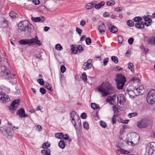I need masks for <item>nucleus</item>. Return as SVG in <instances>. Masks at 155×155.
Here are the masks:
<instances>
[{"mask_svg": "<svg viewBox=\"0 0 155 155\" xmlns=\"http://www.w3.org/2000/svg\"><path fill=\"white\" fill-rule=\"evenodd\" d=\"M17 114L21 118L26 117L28 116L27 114L25 113L24 109L23 108H21L18 110L17 112Z\"/></svg>", "mask_w": 155, "mask_h": 155, "instance_id": "16", "label": "nucleus"}, {"mask_svg": "<svg viewBox=\"0 0 155 155\" xmlns=\"http://www.w3.org/2000/svg\"><path fill=\"white\" fill-rule=\"evenodd\" d=\"M1 75L5 79L12 78V75L10 71L5 66H1Z\"/></svg>", "mask_w": 155, "mask_h": 155, "instance_id": "4", "label": "nucleus"}, {"mask_svg": "<svg viewBox=\"0 0 155 155\" xmlns=\"http://www.w3.org/2000/svg\"><path fill=\"white\" fill-rule=\"evenodd\" d=\"M59 146L60 148L62 149L64 148L65 146V144L63 140H60L58 143Z\"/></svg>", "mask_w": 155, "mask_h": 155, "instance_id": "29", "label": "nucleus"}, {"mask_svg": "<svg viewBox=\"0 0 155 155\" xmlns=\"http://www.w3.org/2000/svg\"><path fill=\"white\" fill-rule=\"evenodd\" d=\"M50 146V144L48 142H46L43 144L42 147L44 149H46L49 147Z\"/></svg>", "mask_w": 155, "mask_h": 155, "instance_id": "43", "label": "nucleus"}, {"mask_svg": "<svg viewBox=\"0 0 155 155\" xmlns=\"http://www.w3.org/2000/svg\"><path fill=\"white\" fill-rule=\"evenodd\" d=\"M85 41L86 44L88 45H90L91 42V39L90 38L88 37L86 38Z\"/></svg>", "mask_w": 155, "mask_h": 155, "instance_id": "51", "label": "nucleus"}, {"mask_svg": "<svg viewBox=\"0 0 155 155\" xmlns=\"http://www.w3.org/2000/svg\"><path fill=\"white\" fill-rule=\"evenodd\" d=\"M28 21L27 20H24L19 23L18 24L19 31H25L26 28L28 26Z\"/></svg>", "mask_w": 155, "mask_h": 155, "instance_id": "9", "label": "nucleus"}, {"mask_svg": "<svg viewBox=\"0 0 155 155\" xmlns=\"http://www.w3.org/2000/svg\"><path fill=\"white\" fill-rule=\"evenodd\" d=\"M148 121L146 120H143L137 123V126L140 128H145L148 125Z\"/></svg>", "mask_w": 155, "mask_h": 155, "instance_id": "12", "label": "nucleus"}, {"mask_svg": "<svg viewBox=\"0 0 155 155\" xmlns=\"http://www.w3.org/2000/svg\"><path fill=\"white\" fill-rule=\"evenodd\" d=\"M36 130L39 131H41L42 130V127L41 126L39 125H37L35 126Z\"/></svg>", "mask_w": 155, "mask_h": 155, "instance_id": "46", "label": "nucleus"}, {"mask_svg": "<svg viewBox=\"0 0 155 155\" xmlns=\"http://www.w3.org/2000/svg\"><path fill=\"white\" fill-rule=\"evenodd\" d=\"M100 124L101 126L104 128L106 127L107 126L106 124L104 122L102 121H100Z\"/></svg>", "mask_w": 155, "mask_h": 155, "instance_id": "50", "label": "nucleus"}, {"mask_svg": "<svg viewBox=\"0 0 155 155\" xmlns=\"http://www.w3.org/2000/svg\"><path fill=\"white\" fill-rule=\"evenodd\" d=\"M55 136L56 138L61 139H63L64 138V134L62 133H55Z\"/></svg>", "mask_w": 155, "mask_h": 155, "instance_id": "24", "label": "nucleus"}, {"mask_svg": "<svg viewBox=\"0 0 155 155\" xmlns=\"http://www.w3.org/2000/svg\"><path fill=\"white\" fill-rule=\"evenodd\" d=\"M9 15L11 18H16L18 16L17 13L13 11H11L9 13Z\"/></svg>", "mask_w": 155, "mask_h": 155, "instance_id": "31", "label": "nucleus"}, {"mask_svg": "<svg viewBox=\"0 0 155 155\" xmlns=\"http://www.w3.org/2000/svg\"><path fill=\"white\" fill-rule=\"evenodd\" d=\"M154 40L155 39L154 37L152 36L150 37L148 40V44L151 45H155Z\"/></svg>", "mask_w": 155, "mask_h": 155, "instance_id": "26", "label": "nucleus"}, {"mask_svg": "<svg viewBox=\"0 0 155 155\" xmlns=\"http://www.w3.org/2000/svg\"><path fill=\"white\" fill-rule=\"evenodd\" d=\"M19 43L21 45L27 44L29 46L37 45L38 46L41 45V41L38 40V37L36 36L35 38L31 39H23L18 41Z\"/></svg>", "mask_w": 155, "mask_h": 155, "instance_id": "2", "label": "nucleus"}, {"mask_svg": "<svg viewBox=\"0 0 155 155\" xmlns=\"http://www.w3.org/2000/svg\"><path fill=\"white\" fill-rule=\"evenodd\" d=\"M31 19L33 21L36 22H38L40 21H41L42 22H43L45 21V19L43 18L42 19H41L40 17H32L31 18Z\"/></svg>", "mask_w": 155, "mask_h": 155, "instance_id": "22", "label": "nucleus"}, {"mask_svg": "<svg viewBox=\"0 0 155 155\" xmlns=\"http://www.w3.org/2000/svg\"><path fill=\"white\" fill-rule=\"evenodd\" d=\"M131 81V82L133 81L134 87H135L137 91L139 93H141V91L143 90L144 87L141 84L140 81L137 78H133Z\"/></svg>", "mask_w": 155, "mask_h": 155, "instance_id": "5", "label": "nucleus"}, {"mask_svg": "<svg viewBox=\"0 0 155 155\" xmlns=\"http://www.w3.org/2000/svg\"><path fill=\"white\" fill-rule=\"evenodd\" d=\"M113 69L114 70H120L122 71L123 70V68H120L119 66H117L116 67H114L113 68Z\"/></svg>", "mask_w": 155, "mask_h": 155, "instance_id": "57", "label": "nucleus"}, {"mask_svg": "<svg viewBox=\"0 0 155 155\" xmlns=\"http://www.w3.org/2000/svg\"><path fill=\"white\" fill-rule=\"evenodd\" d=\"M3 134L5 136L7 139H10L12 137L13 135V132L11 130V128L10 127H7L6 129L4 131H2Z\"/></svg>", "mask_w": 155, "mask_h": 155, "instance_id": "8", "label": "nucleus"}, {"mask_svg": "<svg viewBox=\"0 0 155 155\" xmlns=\"http://www.w3.org/2000/svg\"><path fill=\"white\" fill-rule=\"evenodd\" d=\"M98 30L100 33H102V35L105 32L106 28L104 23L102 22L100 24Z\"/></svg>", "mask_w": 155, "mask_h": 155, "instance_id": "18", "label": "nucleus"}, {"mask_svg": "<svg viewBox=\"0 0 155 155\" xmlns=\"http://www.w3.org/2000/svg\"><path fill=\"white\" fill-rule=\"evenodd\" d=\"M118 39L119 43H121L123 40V37L119 35L118 36Z\"/></svg>", "mask_w": 155, "mask_h": 155, "instance_id": "56", "label": "nucleus"}, {"mask_svg": "<svg viewBox=\"0 0 155 155\" xmlns=\"http://www.w3.org/2000/svg\"><path fill=\"white\" fill-rule=\"evenodd\" d=\"M118 122H120L124 124H127L128 122V120H125L122 119L121 120H117Z\"/></svg>", "mask_w": 155, "mask_h": 155, "instance_id": "60", "label": "nucleus"}, {"mask_svg": "<svg viewBox=\"0 0 155 155\" xmlns=\"http://www.w3.org/2000/svg\"><path fill=\"white\" fill-rule=\"evenodd\" d=\"M71 47L72 53L74 54H76L77 53V50L75 49L76 48L75 47L74 45H72L71 46Z\"/></svg>", "mask_w": 155, "mask_h": 155, "instance_id": "40", "label": "nucleus"}, {"mask_svg": "<svg viewBox=\"0 0 155 155\" xmlns=\"http://www.w3.org/2000/svg\"><path fill=\"white\" fill-rule=\"evenodd\" d=\"M45 87L50 91H53V88L51 87V85L48 83H46L44 85Z\"/></svg>", "mask_w": 155, "mask_h": 155, "instance_id": "30", "label": "nucleus"}, {"mask_svg": "<svg viewBox=\"0 0 155 155\" xmlns=\"http://www.w3.org/2000/svg\"><path fill=\"white\" fill-rule=\"evenodd\" d=\"M147 100L149 104H152L155 103V90H151L148 93Z\"/></svg>", "mask_w": 155, "mask_h": 155, "instance_id": "7", "label": "nucleus"}, {"mask_svg": "<svg viewBox=\"0 0 155 155\" xmlns=\"http://www.w3.org/2000/svg\"><path fill=\"white\" fill-rule=\"evenodd\" d=\"M111 59L115 63L117 64L118 63V59L117 57L113 56L111 57Z\"/></svg>", "mask_w": 155, "mask_h": 155, "instance_id": "39", "label": "nucleus"}, {"mask_svg": "<svg viewBox=\"0 0 155 155\" xmlns=\"http://www.w3.org/2000/svg\"><path fill=\"white\" fill-rule=\"evenodd\" d=\"M77 48L80 52H81L83 50L82 47L81 45H79L78 46Z\"/></svg>", "mask_w": 155, "mask_h": 155, "instance_id": "61", "label": "nucleus"}, {"mask_svg": "<svg viewBox=\"0 0 155 155\" xmlns=\"http://www.w3.org/2000/svg\"><path fill=\"white\" fill-rule=\"evenodd\" d=\"M142 20V18L140 17H136L134 18V20L136 22L140 21Z\"/></svg>", "mask_w": 155, "mask_h": 155, "instance_id": "45", "label": "nucleus"}, {"mask_svg": "<svg viewBox=\"0 0 155 155\" xmlns=\"http://www.w3.org/2000/svg\"><path fill=\"white\" fill-rule=\"evenodd\" d=\"M126 101L124 96L122 94H119L117 97V103L118 106H120L124 103Z\"/></svg>", "mask_w": 155, "mask_h": 155, "instance_id": "13", "label": "nucleus"}, {"mask_svg": "<svg viewBox=\"0 0 155 155\" xmlns=\"http://www.w3.org/2000/svg\"><path fill=\"white\" fill-rule=\"evenodd\" d=\"M138 142V140L137 141H135L133 139V141H127V143L129 145L134 146L136 144H137Z\"/></svg>", "mask_w": 155, "mask_h": 155, "instance_id": "28", "label": "nucleus"}, {"mask_svg": "<svg viewBox=\"0 0 155 155\" xmlns=\"http://www.w3.org/2000/svg\"><path fill=\"white\" fill-rule=\"evenodd\" d=\"M33 2L35 5H38L40 3L39 0H32Z\"/></svg>", "mask_w": 155, "mask_h": 155, "instance_id": "62", "label": "nucleus"}, {"mask_svg": "<svg viewBox=\"0 0 155 155\" xmlns=\"http://www.w3.org/2000/svg\"><path fill=\"white\" fill-rule=\"evenodd\" d=\"M40 91L43 94H44L46 93L45 90L43 88H41L40 89Z\"/></svg>", "mask_w": 155, "mask_h": 155, "instance_id": "58", "label": "nucleus"}, {"mask_svg": "<svg viewBox=\"0 0 155 155\" xmlns=\"http://www.w3.org/2000/svg\"><path fill=\"white\" fill-rule=\"evenodd\" d=\"M91 106L94 110H96L99 108V105L95 103H91Z\"/></svg>", "mask_w": 155, "mask_h": 155, "instance_id": "33", "label": "nucleus"}, {"mask_svg": "<svg viewBox=\"0 0 155 155\" xmlns=\"http://www.w3.org/2000/svg\"><path fill=\"white\" fill-rule=\"evenodd\" d=\"M128 68L130 69L132 72L134 70V66L133 63H129L128 64Z\"/></svg>", "mask_w": 155, "mask_h": 155, "instance_id": "34", "label": "nucleus"}, {"mask_svg": "<svg viewBox=\"0 0 155 155\" xmlns=\"http://www.w3.org/2000/svg\"><path fill=\"white\" fill-rule=\"evenodd\" d=\"M143 18L145 21H152V20L150 19V18L149 16H144L143 17Z\"/></svg>", "mask_w": 155, "mask_h": 155, "instance_id": "48", "label": "nucleus"}, {"mask_svg": "<svg viewBox=\"0 0 155 155\" xmlns=\"http://www.w3.org/2000/svg\"><path fill=\"white\" fill-rule=\"evenodd\" d=\"M19 100H15L13 101L12 104L9 107V109L11 110L12 111V112L14 110H16V107L19 105Z\"/></svg>", "mask_w": 155, "mask_h": 155, "instance_id": "11", "label": "nucleus"}, {"mask_svg": "<svg viewBox=\"0 0 155 155\" xmlns=\"http://www.w3.org/2000/svg\"><path fill=\"white\" fill-rule=\"evenodd\" d=\"M37 81L41 85H43L44 84V81L42 79H38Z\"/></svg>", "mask_w": 155, "mask_h": 155, "instance_id": "52", "label": "nucleus"}, {"mask_svg": "<svg viewBox=\"0 0 155 155\" xmlns=\"http://www.w3.org/2000/svg\"><path fill=\"white\" fill-rule=\"evenodd\" d=\"M105 4V2L103 1L99 3L94 5V7L96 9H100L101 7L103 6Z\"/></svg>", "mask_w": 155, "mask_h": 155, "instance_id": "25", "label": "nucleus"}, {"mask_svg": "<svg viewBox=\"0 0 155 155\" xmlns=\"http://www.w3.org/2000/svg\"><path fill=\"white\" fill-rule=\"evenodd\" d=\"M71 122L73 124L74 127L76 128V123L75 120L79 119V117L78 115L74 111H72L71 112Z\"/></svg>", "mask_w": 155, "mask_h": 155, "instance_id": "10", "label": "nucleus"}, {"mask_svg": "<svg viewBox=\"0 0 155 155\" xmlns=\"http://www.w3.org/2000/svg\"><path fill=\"white\" fill-rule=\"evenodd\" d=\"M8 25L9 22L6 19L3 17H1V27H7Z\"/></svg>", "mask_w": 155, "mask_h": 155, "instance_id": "15", "label": "nucleus"}, {"mask_svg": "<svg viewBox=\"0 0 155 155\" xmlns=\"http://www.w3.org/2000/svg\"><path fill=\"white\" fill-rule=\"evenodd\" d=\"M137 115V113L136 112H134L133 113H129L128 114V117H129L130 118H131L133 117L136 116Z\"/></svg>", "mask_w": 155, "mask_h": 155, "instance_id": "38", "label": "nucleus"}, {"mask_svg": "<svg viewBox=\"0 0 155 155\" xmlns=\"http://www.w3.org/2000/svg\"><path fill=\"white\" fill-rule=\"evenodd\" d=\"M94 4L91 2L87 3L85 6V8L87 10H90L94 7Z\"/></svg>", "mask_w": 155, "mask_h": 155, "instance_id": "23", "label": "nucleus"}, {"mask_svg": "<svg viewBox=\"0 0 155 155\" xmlns=\"http://www.w3.org/2000/svg\"><path fill=\"white\" fill-rule=\"evenodd\" d=\"M33 30V26L30 23H28V26L26 28V31H28V32L31 33Z\"/></svg>", "mask_w": 155, "mask_h": 155, "instance_id": "21", "label": "nucleus"}, {"mask_svg": "<svg viewBox=\"0 0 155 155\" xmlns=\"http://www.w3.org/2000/svg\"><path fill=\"white\" fill-rule=\"evenodd\" d=\"M1 100L4 103L8 102L10 100V98L8 96L5 94H1Z\"/></svg>", "mask_w": 155, "mask_h": 155, "instance_id": "17", "label": "nucleus"}, {"mask_svg": "<svg viewBox=\"0 0 155 155\" xmlns=\"http://www.w3.org/2000/svg\"><path fill=\"white\" fill-rule=\"evenodd\" d=\"M135 26L137 28L139 29H142L144 27V24L143 22H142L140 23H137L135 25Z\"/></svg>", "mask_w": 155, "mask_h": 155, "instance_id": "27", "label": "nucleus"}, {"mask_svg": "<svg viewBox=\"0 0 155 155\" xmlns=\"http://www.w3.org/2000/svg\"><path fill=\"white\" fill-rule=\"evenodd\" d=\"M117 96L116 94H114L112 96H109L107 97V101L110 104L112 103V102L115 100Z\"/></svg>", "mask_w": 155, "mask_h": 155, "instance_id": "19", "label": "nucleus"}, {"mask_svg": "<svg viewBox=\"0 0 155 155\" xmlns=\"http://www.w3.org/2000/svg\"><path fill=\"white\" fill-rule=\"evenodd\" d=\"M113 108L114 114H117V113L118 111L117 107H116L115 106H114L113 107Z\"/></svg>", "mask_w": 155, "mask_h": 155, "instance_id": "54", "label": "nucleus"}, {"mask_svg": "<svg viewBox=\"0 0 155 155\" xmlns=\"http://www.w3.org/2000/svg\"><path fill=\"white\" fill-rule=\"evenodd\" d=\"M134 41V39L133 38H130L128 39V42L129 44L130 45H131L133 44V42Z\"/></svg>", "mask_w": 155, "mask_h": 155, "instance_id": "59", "label": "nucleus"}, {"mask_svg": "<svg viewBox=\"0 0 155 155\" xmlns=\"http://www.w3.org/2000/svg\"><path fill=\"white\" fill-rule=\"evenodd\" d=\"M152 21H145L144 24L146 26H148L150 25V23Z\"/></svg>", "mask_w": 155, "mask_h": 155, "instance_id": "64", "label": "nucleus"}, {"mask_svg": "<svg viewBox=\"0 0 155 155\" xmlns=\"http://www.w3.org/2000/svg\"><path fill=\"white\" fill-rule=\"evenodd\" d=\"M81 78L84 82H86L87 81V76L85 72H83L81 75Z\"/></svg>", "mask_w": 155, "mask_h": 155, "instance_id": "36", "label": "nucleus"}, {"mask_svg": "<svg viewBox=\"0 0 155 155\" xmlns=\"http://www.w3.org/2000/svg\"><path fill=\"white\" fill-rule=\"evenodd\" d=\"M110 29L111 32L113 33L117 32L118 30L117 28L114 26H113Z\"/></svg>", "mask_w": 155, "mask_h": 155, "instance_id": "35", "label": "nucleus"}, {"mask_svg": "<svg viewBox=\"0 0 155 155\" xmlns=\"http://www.w3.org/2000/svg\"><path fill=\"white\" fill-rule=\"evenodd\" d=\"M44 155H50V151L49 149L44 150L41 151Z\"/></svg>", "mask_w": 155, "mask_h": 155, "instance_id": "32", "label": "nucleus"}, {"mask_svg": "<svg viewBox=\"0 0 155 155\" xmlns=\"http://www.w3.org/2000/svg\"><path fill=\"white\" fill-rule=\"evenodd\" d=\"M155 143L151 142L146 146L145 155H155Z\"/></svg>", "mask_w": 155, "mask_h": 155, "instance_id": "6", "label": "nucleus"}, {"mask_svg": "<svg viewBox=\"0 0 155 155\" xmlns=\"http://www.w3.org/2000/svg\"><path fill=\"white\" fill-rule=\"evenodd\" d=\"M126 81V78L124 75L118 74L116 79V82L117 89L119 90L123 89Z\"/></svg>", "mask_w": 155, "mask_h": 155, "instance_id": "3", "label": "nucleus"}, {"mask_svg": "<svg viewBox=\"0 0 155 155\" xmlns=\"http://www.w3.org/2000/svg\"><path fill=\"white\" fill-rule=\"evenodd\" d=\"M108 60L109 58H105L104 59L103 61V64L104 66H106L107 65V63L108 62Z\"/></svg>", "mask_w": 155, "mask_h": 155, "instance_id": "55", "label": "nucleus"}, {"mask_svg": "<svg viewBox=\"0 0 155 155\" xmlns=\"http://www.w3.org/2000/svg\"><path fill=\"white\" fill-rule=\"evenodd\" d=\"M92 62V60L91 59H88L87 62L84 63L83 66V68L84 70H86L92 68V65L91 64Z\"/></svg>", "mask_w": 155, "mask_h": 155, "instance_id": "14", "label": "nucleus"}, {"mask_svg": "<svg viewBox=\"0 0 155 155\" xmlns=\"http://www.w3.org/2000/svg\"><path fill=\"white\" fill-rule=\"evenodd\" d=\"M115 2L114 1H108L107 2V4L108 5L112 6L114 5L115 4Z\"/></svg>", "mask_w": 155, "mask_h": 155, "instance_id": "47", "label": "nucleus"}, {"mask_svg": "<svg viewBox=\"0 0 155 155\" xmlns=\"http://www.w3.org/2000/svg\"><path fill=\"white\" fill-rule=\"evenodd\" d=\"M117 116V114H115L114 115L113 118L112 119V121L113 124H115L116 122V118Z\"/></svg>", "mask_w": 155, "mask_h": 155, "instance_id": "37", "label": "nucleus"}, {"mask_svg": "<svg viewBox=\"0 0 155 155\" xmlns=\"http://www.w3.org/2000/svg\"><path fill=\"white\" fill-rule=\"evenodd\" d=\"M61 71L62 73H64L66 71V68L64 66L62 65L61 68Z\"/></svg>", "mask_w": 155, "mask_h": 155, "instance_id": "53", "label": "nucleus"}, {"mask_svg": "<svg viewBox=\"0 0 155 155\" xmlns=\"http://www.w3.org/2000/svg\"><path fill=\"white\" fill-rule=\"evenodd\" d=\"M83 127L84 129L86 130H88L89 128V125L87 122H84L83 123Z\"/></svg>", "mask_w": 155, "mask_h": 155, "instance_id": "49", "label": "nucleus"}, {"mask_svg": "<svg viewBox=\"0 0 155 155\" xmlns=\"http://www.w3.org/2000/svg\"><path fill=\"white\" fill-rule=\"evenodd\" d=\"M127 23V24L130 27H132L134 25V22L131 20L128 21Z\"/></svg>", "mask_w": 155, "mask_h": 155, "instance_id": "44", "label": "nucleus"}, {"mask_svg": "<svg viewBox=\"0 0 155 155\" xmlns=\"http://www.w3.org/2000/svg\"><path fill=\"white\" fill-rule=\"evenodd\" d=\"M98 90L103 96H106L115 91L114 87L107 81L102 83L99 86Z\"/></svg>", "mask_w": 155, "mask_h": 155, "instance_id": "1", "label": "nucleus"}, {"mask_svg": "<svg viewBox=\"0 0 155 155\" xmlns=\"http://www.w3.org/2000/svg\"><path fill=\"white\" fill-rule=\"evenodd\" d=\"M110 15V14L107 12H105L103 14V16L104 17H109Z\"/></svg>", "mask_w": 155, "mask_h": 155, "instance_id": "63", "label": "nucleus"}, {"mask_svg": "<svg viewBox=\"0 0 155 155\" xmlns=\"http://www.w3.org/2000/svg\"><path fill=\"white\" fill-rule=\"evenodd\" d=\"M128 93L129 96L131 97H134L135 95L134 92L132 90L128 91Z\"/></svg>", "mask_w": 155, "mask_h": 155, "instance_id": "42", "label": "nucleus"}, {"mask_svg": "<svg viewBox=\"0 0 155 155\" xmlns=\"http://www.w3.org/2000/svg\"><path fill=\"white\" fill-rule=\"evenodd\" d=\"M117 153L118 154L124 153L127 154L129 153L128 151L122 149L119 147H117Z\"/></svg>", "mask_w": 155, "mask_h": 155, "instance_id": "20", "label": "nucleus"}, {"mask_svg": "<svg viewBox=\"0 0 155 155\" xmlns=\"http://www.w3.org/2000/svg\"><path fill=\"white\" fill-rule=\"evenodd\" d=\"M55 48L58 51H61L63 49L62 47L59 44H58L56 45Z\"/></svg>", "mask_w": 155, "mask_h": 155, "instance_id": "41", "label": "nucleus"}]
</instances>
